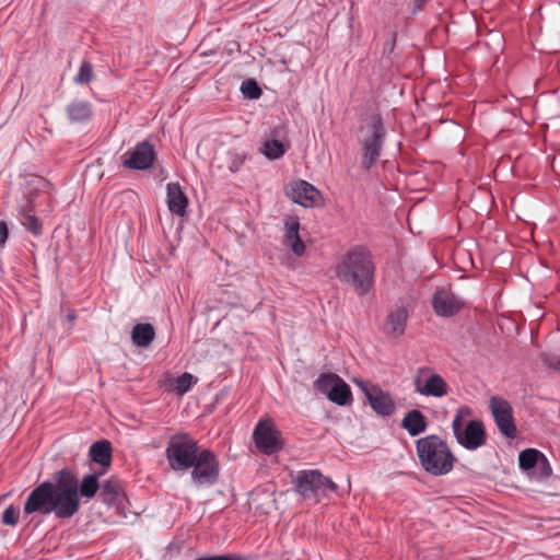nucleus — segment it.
I'll return each mask as SVG.
<instances>
[{"label": "nucleus", "instance_id": "1", "mask_svg": "<svg viewBox=\"0 0 560 560\" xmlns=\"http://www.w3.org/2000/svg\"><path fill=\"white\" fill-rule=\"evenodd\" d=\"M100 489L97 476L90 474L81 482L77 475L63 468L54 475L52 481H44L34 488L24 503V513H54L58 518H70L80 509V497L91 499Z\"/></svg>", "mask_w": 560, "mask_h": 560}, {"label": "nucleus", "instance_id": "2", "mask_svg": "<svg viewBox=\"0 0 560 560\" xmlns=\"http://www.w3.org/2000/svg\"><path fill=\"white\" fill-rule=\"evenodd\" d=\"M337 278L353 287L359 295L366 294L374 279V265L366 247L358 245L346 253L336 266Z\"/></svg>", "mask_w": 560, "mask_h": 560}, {"label": "nucleus", "instance_id": "3", "mask_svg": "<svg viewBox=\"0 0 560 560\" xmlns=\"http://www.w3.org/2000/svg\"><path fill=\"white\" fill-rule=\"evenodd\" d=\"M416 450L421 467L432 476L448 474L456 462L448 444L435 434L417 440Z\"/></svg>", "mask_w": 560, "mask_h": 560}, {"label": "nucleus", "instance_id": "4", "mask_svg": "<svg viewBox=\"0 0 560 560\" xmlns=\"http://www.w3.org/2000/svg\"><path fill=\"white\" fill-rule=\"evenodd\" d=\"M202 450L190 435L180 433L170 439L165 452L170 467L176 471H185L194 465Z\"/></svg>", "mask_w": 560, "mask_h": 560}, {"label": "nucleus", "instance_id": "5", "mask_svg": "<svg viewBox=\"0 0 560 560\" xmlns=\"http://www.w3.org/2000/svg\"><path fill=\"white\" fill-rule=\"evenodd\" d=\"M362 130L365 132V135L361 141V167L365 171H370L378 162L385 140L386 130L382 118L378 115H372L369 118L366 126L363 127Z\"/></svg>", "mask_w": 560, "mask_h": 560}, {"label": "nucleus", "instance_id": "6", "mask_svg": "<svg viewBox=\"0 0 560 560\" xmlns=\"http://www.w3.org/2000/svg\"><path fill=\"white\" fill-rule=\"evenodd\" d=\"M470 416L466 407L459 408L453 419L452 429L458 444L466 450H477L486 444V431L481 421L470 420L464 425V419Z\"/></svg>", "mask_w": 560, "mask_h": 560}, {"label": "nucleus", "instance_id": "7", "mask_svg": "<svg viewBox=\"0 0 560 560\" xmlns=\"http://www.w3.org/2000/svg\"><path fill=\"white\" fill-rule=\"evenodd\" d=\"M294 483L304 499H314L315 502L337 490V485L317 469L300 471Z\"/></svg>", "mask_w": 560, "mask_h": 560}, {"label": "nucleus", "instance_id": "8", "mask_svg": "<svg viewBox=\"0 0 560 560\" xmlns=\"http://www.w3.org/2000/svg\"><path fill=\"white\" fill-rule=\"evenodd\" d=\"M190 468L191 480L198 488L213 486L219 479V462L214 453L208 448L199 453Z\"/></svg>", "mask_w": 560, "mask_h": 560}, {"label": "nucleus", "instance_id": "9", "mask_svg": "<svg viewBox=\"0 0 560 560\" xmlns=\"http://www.w3.org/2000/svg\"><path fill=\"white\" fill-rule=\"evenodd\" d=\"M415 392L421 396L442 398L448 394V384L430 366L418 368L413 376Z\"/></svg>", "mask_w": 560, "mask_h": 560}, {"label": "nucleus", "instance_id": "10", "mask_svg": "<svg viewBox=\"0 0 560 560\" xmlns=\"http://www.w3.org/2000/svg\"><path fill=\"white\" fill-rule=\"evenodd\" d=\"M489 408L499 431L504 436L514 439L517 430L511 404L500 396H492L489 400Z\"/></svg>", "mask_w": 560, "mask_h": 560}, {"label": "nucleus", "instance_id": "11", "mask_svg": "<svg viewBox=\"0 0 560 560\" xmlns=\"http://www.w3.org/2000/svg\"><path fill=\"white\" fill-rule=\"evenodd\" d=\"M253 438L257 448L264 454L271 455L282 448L280 432L271 420H260L254 429Z\"/></svg>", "mask_w": 560, "mask_h": 560}, {"label": "nucleus", "instance_id": "12", "mask_svg": "<svg viewBox=\"0 0 560 560\" xmlns=\"http://www.w3.org/2000/svg\"><path fill=\"white\" fill-rule=\"evenodd\" d=\"M359 387L364 393L371 408L382 417H390L396 410L395 402L392 396L384 392L380 386H369L363 381L357 382Z\"/></svg>", "mask_w": 560, "mask_h": 560}, {"label": "nucleus", "instance_id": "13", "mask_svg": "<svg viewBox=\"0 0 560 560\" xmlns=\"http://www.w3.org/2000/svg\"><path fill=\"white\" fill-rule=\"evenodd\" d=\"M124 166L130 170H147L155 159L153 145L148 141L139 142L133 150L124 154Z\"/></svg>", "mask_w": 560, "mask_h": 560}, {"label": "nucleus", "instance_id": "14", "mask_svg": "<svg viewBox=\"0 0 560 560\" xmlns=\"http://www.w3.org/2000/svg\"><path fill=\"white\" fill-rule=\"evenodd\" d=\"M433 310L439 316H453L464 306V301L451 289H439L433 295Z\"/></svg>", "mask_w": 560, "mask_h": 560}, {"label": "nucleus", "instance_id": "15", "mask_svg": "<svg viewBox=\"0 0 560 560\" xmlns=\"http://www.w3.org/2000/svg\"><path fill=\"white\" fill-rule=\"evenodd\" d=\"M288 196L293 202L305 208H312L317 205L320 192L308 182L300 179L290 184Z\"/></svg>", "mask_w": 560, "mask_h": 560}, {"label": "nucleus", "instance_id": "16", "mask_svg": "<svg viewBox=\"0 0 560 560\" xmlns=\"http://www.w3.org/2000/svg\"><path fill=\"white\" fill-rule=\"evenodd\" d=\"M284 244L296 256H302L305 252V244L299 235L300 222L295 215H288L284 219Z\"/></svg>", "mask_w": 560, "mask_h": 560}, {"label": "nucleus", "instance_id": "17", "mask_svg": "<svg viewBox=\"0 0 560 560\" xmlns=\"http://www.w3.org/2000/svg\"><path fill=\"white\" fill-rule=\"evenodd\" d=\"M166 202L168 210L176 215L186 214L188 199L178 183H168L166 186Z\"/></svg>", "mask_w": 560, "mask_h": 560}, {"label": "nucleus", "instance_id": "18", "mask_svg": "<svg viewBox=\"0 0 560 560\" xmlns=\"http://www.w3.org/2000/svg\"><path fill=\"white\" fill-rule=\"evenodd\" d=\"M408 319V312L404 306L396 307L386 318L385 332L392 337H400Z\"/></svg>", "mask_w": 560, "mask_h": 560}, {"label": "nucleus", "instance_id": "19", "mask_svg": "<svg viewBox=\"0 0 560 560\" xmlns=\"http://www.w3.org/2000/svg\"><path fill=\"white\" fill-rule=\"evenodd\" d=\"M401 427L411 435L417 436L421 433H423L428 428V422L423 413L418 410L413 409L408 411L402 420H401Z\"/></svg>", "mask_w": 560, "mask_h": 560}, {"label": "nucleus", "instance_id": "20", "mask_svg": "<svg viewBox=\"0 0 560 560\" xmlns=\"http://www.w3.org/2000/svg\"><path fill=\"white\" fill-rule=\"evenodd\" d=\"M155 338L154 327L149 323L136 324L131 330L132 342L142 348H147Z\"/></svg>", "mask_w": 560, "mask_h": 560}, {"label": "nucleus", "instance_id": "21", "mask_svg": "<svg viewBox=\"0 0 560 560\" xmlns=\"http://www.w3.org/2000/svg\"><path fill=\"white\" fill-rule=\"evenodd\" d=\"M67 114L71 121H88L92 116V105L88 101L75 100L67 106Z\"/></svg>", "mask_w": 560, "mask_h": 560}, {"label": "nucleus", "instance_id": "22", "mask_svg": "<svg viewBox=\"0 0 560 560\" xmlns=\"http://www.w3.org/2000/svg\"><path fill=\"white\" fill-rule=\"evenodd\" d=\"M90 456L93 462L108 467L112 463V445L107 440L93 443L90 447Z\"/></svg>", "mask_w": 560, "mask_h": 560}, {"label": "nucleus", "instance_id": "23", "mask_svg": "<svg viewBox=\"0 0 560 560\" xmlns=\"http://www.w3.org/2000/svg\"><path fill=\"white\" fill-rule=\"evenodd\" d=\"M33 212L32 200L27 199L26 203L22 206L21 210V223L22 225L34 236L42 234V223Z\"/></svg>", "mask_w": 560, "mask_h": 560}, {"label": "nucleus", "instance_id": "24", "mask_svg": "<svg viewBox=\"0 0 560 560\" xmlns=\"http://www.w3.org/2000/svg\"><path fill=\"white\" fill-rule=\"evenodd\" d=\"M328 399L339 406L348 405L352 399L350 386L339 377L335 386L330 388Z\"/></svg>", "mask_w": 560, "mask_h": 560}, {"label": "nucleus", "instance_id": "25", "mask_svg": "<svg viewBox=\"0 0 560 560\" xmlns=\"http://www.w3.org/2000/svg\"><path fill=\"white\" fill-rule=\"evenodd\" d=\"M260 151L267 159L277 160L285 153L287 148L280 140L270 139L262 143Z\"/></svg>", "mask_w": 560, "mask_h": 560}, {"label": "nucleus", "instance_id": "26", "mask_svg": "<svg viewBox=\"0 0 560 560\" xmlns=\"http://www.w3.org/2000/svg\"><path fill=\"white\" fill-rule=\"evenodd\" d=\"M539 458L546 463L545 456L539 451L535 448L524 450L518 455L520 467L529 470L536 466Z\"/></svg>", "mask_w": 560, "mask_h": 560}, {"label": "nucleus", "instance_id": "27", "mask_svg": "<svg viewBox=\"0 0 560 560\" xmlns=\"http://www.w3.org/2000/svg\"><path fill=\"white\" fill-rule=\"evenodd\" d=\"M339 376L334 373L320 374L319 377L315 381V388L326 396L329 395L330 388L335 386Z\"/></svg>", "mask_w": 560, "mask_h": 560}, {"label": "nucleus", "instance_id": "28", "mask_svg": "<svg viewBox=\"0 0 560 560\" xmlns=\"http://www.w3.org/2000/svg\"><path fill=\"white\" fill-rule=\"evenodd\" d=\"M197 381V377L192 374L185 372L175 380L174 390L178 395H184Z\"/></svg>", "mask_w": 560, "mask_h": 560}, {"label": "nucleus", "instance_id": "29", "mask_svg": "<svg viewBox=\"0 0 560 560\" xmlns=\"http://www.w3.org/2000/svg\"><path fill=\"white\" fill-rule=\"evenodd\" d=\"M93 67L91 65V62L84 60L82 61L80 68H79V71L78 73L75 74V77L73 78V81L77 83V84H86V83H90L93 79Z\"/></svg>", "mask_w": 560, "mask_h": 560}, {"label": "nucleus", "instance_id": "30", "mask_svg": "<svg viewBox=\"0 0 560 560\" xmlns=\"http://www.w3.org/2000/svg\"><path fill=\"white\" fill-rule=\"evenodd\" d=\"M241 91L246 97L250 100H257L261 95V90L254 80L244 81L242 83Z\"/></svg>", "mask_w": 560, "mask_h": 560}, {"label": "nucleus", "instance_id": "31", "mask_svg": "<svg viewBox=\"0 0 560 560\" xmlns=\"http://www.w3.org/2000/svg\"><path fill=\"white\" fill-rule=\"evenodd\" d=\"M20 510L13 505L8 506L2 513V523L9 526H15L19 521Z\"/></svg>", "mask_w": 560, "mask_h": 560}, {"label": "nucleus", "instance_id": "32", "mask_svg": "<svg viewBox=\"0 0 560 560\" xmlns=\"http://www.w3.org/2000/svg\"><path fill=\"white\" fill-rule=\"evenodd\" d=\"M541 361L550 369L560 371V355L551 352L541 353Z\"/></svg>", "mask_w": 560, "mask_h": 560}, {"label": "nucleus", "instance_id": "33", "mask_svg": "<svg viewBox=\"0 0 560 560\" xmlns=\"http://www.w3.org/2000/svg\"><path fill=\"white\" fill-rule=\"evenodd\" d=\"M245 161L244 154H234L231 161V164L229 165L230 171L236 172L240 170V167L243 165Z\"/></svg>", "mask_w": 560, "mask_h": 560}, {"label": "nucleus", "instance_id": "34", "mask_svg": "<svg viewBox=\"0 0 560 560\" xmlns=\"http://www.w3.org/2000/svg\"><path fill=\"white\" fill-rule=\"evenodd\" d=\"M395 44H396V34L393 33L389 38L384 43V46H383V54L384 55H389L394 51V48H395Z\"/></svg>", "mask_w": 560, "mask_h": 560}, {"label": "nucleus", "instance_id": "35", "mask_svg": "<svg viewBox=\"0 0 560 560\" xmlns=\"http://www.w3.org/2000/svg\"><path fill=\"white\" fill-rule=\"evenodd\" d=\"M9 235L8 225L4 221H0V247H3Z\"/></svg>", "mask_w": 560, "mask_h": 560}, {"label": "nucleus", "instance_id": "36", "mask_svg": "<svg viewBox=\"0 0 560 560\" xmlns=\"http://www.w3.org/2000/svg\"><path fill=\"white\" fill-rule=\"evenodd\" d=\"M75 318H77V314L74 311H71L68 313L67 320L70 323L71 326L73 325Z\"/></svg>", "mask_w": 560, "mask_h": 560}, {"label": "nucleus", "instance_id": "37", "mask_svg": "<svg viewBox=\"0 0 560 560\" xmlns=\"http://www.w3.org/2000/svg\"><path fill=\"white\" fill-rule=\"evenodd\" d=\"M103 489H104V491H108V492H115V491H116V490H115V487H114V486H112V483H110V482H106V483L103 486Z\"/></svg>", "mask_w": 560, "mask_h": 560}, {"label": "nucleus", "instance_id": "38", "mask_svg": "<svg viewBox=\"0 0 560 560\" xmlns=\"http://www.w3.org/2000/svg\"><path fill=\"white\" fill-rule=\"evenodd\" d=\"M272 135H273V136H279V131H278V130H273V131H272Z\"/></svg>", "mask_w": 560, "mask_h": 560}]
</instances>
